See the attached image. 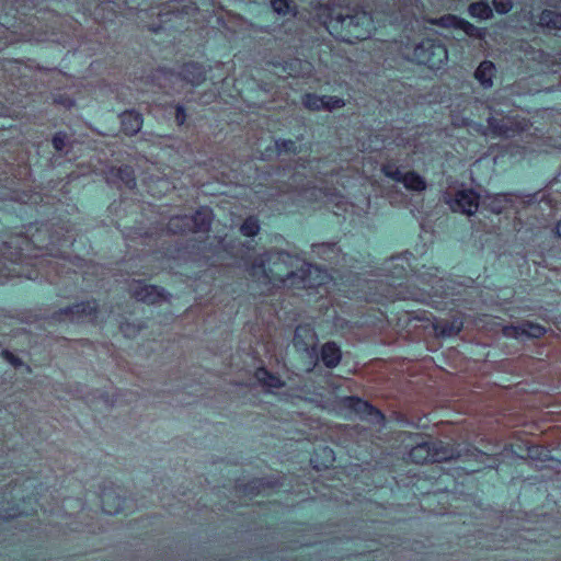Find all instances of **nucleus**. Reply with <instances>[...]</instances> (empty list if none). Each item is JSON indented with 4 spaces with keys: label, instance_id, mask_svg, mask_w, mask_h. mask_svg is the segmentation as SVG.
<instances>
[{
    "label": "nucleus",
    "instance_id": "f257e3e1",
    "mask_svg": "<svg viewBox=\"0 0 561 561\" xmlns=\"http://www.w3.org/2000/svg\"><path fill=\"white\" fill-rule=\"evenodd\" d=\"M264 275L274 285L288 288H312L324 284L328 273L284 250H270L260 257Z\"/></svg>",
    "mask_w": 561,
    "mask_h": 561
},
{
    "label": "nucleus",
    "instance_id": "f03ea898",
    "mask_svg": "<svg viewBox=\"0 0 561 561\" xmlns=\"http://www.w3.org/2000/svg\"><path fill=\"white\" fill-rule=\"evenodd\" d=\"M317 16L333 37L345 43L368 38L374 28L371 15L357 8L323 4Z\"/></svg>",
    "mask_w": 561,
    "mask_h": 561
},
{
    "label": "nucleus",
    "instance_id": "7ed1b4c3",
    "mask_svg": "<svg viewBox=\"0 0 561 561\" xmlns=\"http://www.w3.org/2000/svg\"><path fill=\"white\" fill-rule=\"evenodd\" d=\"M411 460L415 463L443 462L451 459L469 460L474 459L483 462L485 456L476 447H454L442 440L417 442L409 454Z\"/></svg>",
    "mask_w": 561,
    "mask_h": 561
},
{
    "label": "nucleus",
    "instance_id": "20e7f679",
    "mask_svg": "<svg viewBox=\"0 0 561 561\" xmlns=\"http://www.w3.org/2000/svg\"><path fill=\"white\" fill-rule=\"evenodd\" d=\"M447 58V49L439 39L425 38L414 46L411 60L431 69H439Z\"/></svg>",
    "mask_w": 561,
    "mask_h": 561
},
{
    "label": "nucleus",
    "instance_id": "39448f33",
    "mask_svg": "<svg viewBox=\"0 0 561 561\" xmlns=\"http://www.w3.org/2000/svg\"><path fill=\"white\" fill-rule=\"evenodd\" d=\"M98 304L95 300L82 301L72 306L60 308L51 314L54 321H69L72 323H90L98 318Z\"/></svg>",
    "mask_w": 561,
    "mask_h": 561
},
{
    "label": "nucleus",
    "instance_id": "423d86ee",
    "mask_svg": "<svg viewBox=\"0 0 561 561\" xmlns=\"http://www.w3.org/2000/svg\"><path fill=\"white\" fill-rule=\"evenodd\" d=\"M535 195L522 193H500L486 194L482 199V205L494 214H501L506 208L513 207L515 199H523L524 203L529 204L534 201Z\"/></svg>",
    "mask_w": 561,
    "mask_h": 561
},
{
    "label": "nucleus",
    "instance_id": "0eeeda50",
    "mask_svg": "<svg viewBox=\"0 0 561 561\" xmlns=\"http://www.w3.org/2000/svg\"><path fill=\"white\" fill-rule=\"evenodd\" d=\"M344 404L346 408L355 412L362 421L375 425H379L385 422V415L379 409L375 408L368 401H365L358 397H346L344 399Z\"/></svg>",
    "mask_w": 561,
    "mask_h": 561
},
{
    "label": "nucleus",
    "instance_id": "6e6552de",
    "mask_svg": "<svg viewBox=\"0 0 561 561\" xmlns=\"http://www.w3.org/2000/svg\"><path fill=\"white\" fill-rule=\"evenodd\" d=\"M131 296L141 302L154 305L168 299V293L158 286L148 285L144 280H133L129 285Z\"/></svg>",
    "mask_w": 561,
    "mask_h": 561
},
{
    "label": "nucleus",
    "instance_id": "1a4fd4ad",
    "mask_svg": "<svg viewBox=\"0 0 561 561\" xmlns=\"http://www.w3.org/2000/svg\"><path fill=\"white\" fill-rule=\"evenodd\" d=\"M453 211L473 215L479 207V196L473 190H460L447 199Z\"/></svg>",
    "mask_w": 561,
    "mask_h": 561
},
{
    "label": "nucleus",
    "instance_id": "9d476101",
    "mask_svg": "<svg viewBox=\"0 0 561 561\" xmlns=\"http://www.w3.org/2000/svg\"><path fill=\"white\" fill-rule=\"evenodd\" d=\"M106 182L117 188L133 190L136 186V176L130 165L112 167L106 172Z\"/></svg>",
    "mask_w": 561,
    "mask_h": 561
},
{
    "label": "nucleus",
    "instance_id": "9b49d317",
    "mask_svg": "<svg viewBox=\"0 0 561 561\" xmlns=\"http://www.w3.org/2000/svg\"><path fill=\"white\" fill-rule=\"evenodd\" d=\"M293 342H294V346L297 350L306 351L310 355V357H316V359H318L317 351L314 347L316 333L310 328V325H308V324L298 325L295 330Z\"/></svg>",
    "mask_w": 561,
    "mask_h": 561
},
{
    "label": "nucleus",
    "instance_id": "f8f14e48",
    "mask_svg": "<svg viewBox=\"0 0 561 561\" xmlns=\"http://www.w3.org/2000/svg\"><path fill=\"white\" fill-rule=\"evenodd\" d=\"M546 333V328L530 321H524L518 325H506L503 334L506 337L519 339L522 336L538 339Z\"/></svg>",
    "mask_w": 561,
    "mask_h": 561
},
{
    "label": "nucleus",
    "instance_id": "ddd939ff",
    "mask_svg": "<svg viewBox=\"0 0 561 561\" xmlns=\"http://www.w3.org/2000/svg\"><path fill=\"white\" fill-rule=\"evenodd\" d=\"M211 221L213 211L208 207H201L193 215L188 216L191 232H208Z\"/></svg>",
    "mask_w": 561,
    "mask_h": 561
},
{
    "label": "nucleus",
    "instance_id": "4468645a",
    "mask_svg": "<svg viewBox=\"0 0 561 561\" xmlns=\"http://www.w3.org/2000/svg\"><path fill=\"white\" fill-rule=\"evenodd\" d=\"M122 130L127 136H135L142 127V115L135 110H127L119 115Z\"/></svg>",
    "mask_w": 561,
    "mask_h": 561
},
{
    "label": "nucleus",
    "instance_id": "2eb2a0df",
    "mask_svg": "<svg viewBox=\"0 0 561 561\" xmlns=\"http://www.w3.org/2000/svg\"><path fill=\"white\" fill-rule=\"evenodd\" d=\"M488 127L491 130V133L496 137L512 138L518 131L513 122L506 117H489Z\"/></svg>",
    "mask_w": 561,
    "mask_h": 561
},
{
    "label": "nucleus",
    "instance_id": "dca6fc26",
    "mask_svg": "<svg viewBox=\"0 0 561 561\" xmlns=\"http://www.w3.org/2000/svg\"><path fill=\"white\" fill-rule=\"evenodd\" d=\"M180 77L185 82L198 87L206 80V71L198 62H187L181 68Z\"/></svg>",
    "mask_w": 561,
    "mask_h": 561
},
{
    "label": "nucleus",
    "instance_id": "f3484780",
    "mask_svg": "<svg viewBox=\"0 0 561 561\" xmlns=\"http://www.w3.org/2000/svg\"><path fill=\"white\" fill-rule=\"evenodd\" d=\"M495 66L490 60H483L474 71V78L483 89H490L493 85L495 76Z\"/></svg>",
    "mask_w": 561,
    "mask_h": 561
},
{
    "label": "nucleus",
    "instance_id": "a211bd4d",
    "mask_svg": "<svg viewBox=\"0 0 561 561\" xmlns=\"http://www.w3.org/2000/svg\"><path fill=\"white\" fill-rule=\"evenodd\" d=\"M320 357L328 368H335L342 358V352L334 342H327L321 347Z\"/></svg>",
    "mask_w": 561,
    "mask_h": 561
},
{
    "label": "nucleus",
    "instance_id": "6ab92c4d",
    "mask_svg": "<svg viewBox=\"0 0 561 561\" xmlns=\"http://www.w3.org/2000/svg\"><path fill=\"white\" fill-rule=\"evenodd\" d=\"M538 26L547 32H557L561 30V13L545 9L538 15Z\"/></svg>",
    "mask_w": 561,
    "mask_h": 561
},
{
    "label": "nucleus",
    "instance_id": "aec40b11",
    "mask_svg": "<svg viewBox=\"0 0 561 561\" xmlns=\"http://www.w3.org/2000/svg\"><path fill=\"white\" fill-rule=\"evenodd\" d=\"M102 510L108 515H114L123 510V500L112 490H103L101 493Z\"/></svg>",
    "mask_w": 561,
    "mask_h": 561
},
{
    "label": "nucleus",
    "instance_id": "412c9836",
    "mask_svg": "<svg viewBox=\"0 0 561 561\" xmlns=\"http://www.w3.org/2000/svg\"><path fill=\"white\" fill-rule=\"evenodd\" d=\"M312 252L319 256L320 259H323L324 261H329L331 263H334L340 254V248L334 242H323V243H317L312 244Z\"/></svg>",
    "mask_w": 561,
    "mask_h": 561
},
{
    "label": "nucleus",
    "instance_id": "4be33fe9",
    "mask_svg": "<svg viewBox=\"0 0 561 561\" xmlns=\"http://www.w3.org/2000/svg\"><path fill=\"white\" fill-rule=\"evenodd\" d=\"M254 377L267 389H280L285 386V382L277 375L272 374L264 367L257 368Z\"/></svg>",
    "mask_w": 561,
    "mask_h": 561
},
{
    "label": "nucleus",
    "instance_id": "5701e85b",
    "mask_svg": "<svg viewBox=\"0 0 561 561\" xmlns=\"http://www.w3.org/2000/svg\"><path fill=\"white\" fill-rule=\"evenodd\" d=\"M401 183L407 190L413 192H423L427 186L424 178L415 171L405 172Z\"/></svg>",
    "mask_w": 561,
    "mask_h": 561
},
{
    "label": "nucleus",
    "instance_id": "b1692460",
    "mask_svg": "<svg viewBox=\"0 0 561 561\" xmlns=\"http://www.w3.org/2000/svg\"><path fill=\"white\" fill-rule=\"evenodd\" d=\"M167 230L173 234L191 232L188 215H178L171 217L167 225Z\"/></svg>",
    "mask_w": 561,
    "mask_h": 561
},
{
    "label": "nucleus",
    "instance_id": "393cba45",
    "mask_svg": "<svg viewBox=\"0 0 561 561\" xmlns=\"http://www.w3.org/2000/svg\"><path fill=\"white\" fill-rule=\"evenodd\" d=\"M468 13L470 14V16L480 20H490L493 16V11L491 7L483 1L473 2L469 4Z\"/></svg>",
    "mask_w": 561,
    "mask_h": 561
},
{
    "label": "nucleus",
    "instance_id": "a878e982",
    "mask_svg": "<svg viewBox=\"0 0 561 561\" xmlns=\"http://www.w3.org/2000/svg\"><path fill=\"white\" fill-rule=\"evenodd\" d=\"M271 7L279 15H296V4L293 0H271Z\"/></svg>",
    "mask_w": 561,
    "mask_h": 561
},
{
    "label": "nucleus",
    "instance_id": "bb28decb",
    "mask_svg": "<svg viewBox=\"0 0 561 561\" xmlns=\"http://www.w3.org/2000/svg\"><path fill=\"white\" fill-rule=\"evenodd\" d=\"M302 104L310 111L324 110V95H318L316 93H307L302 98Z\"/></svg>",
    "mask_w": 561,
    "mask_h": 561
},
{
    "label": "nucleus",
    "instance_id": "cd10ccee",
    "mask_svg": "<svg viewBox=\"0 0 561 561\" xmlns=\"http://www.w3.org/2000/svg\"><path fill=\"white\" fill-rule=\"evenodd\" d=\"M260 231L259 219L254 216H249L240 226V232L244 237H254Z\"/></svg>",
    "mask_w": 561,
    "mask_h": 561
},
{
    "label": "nucleus",
    "instance_id": "c85d7f7f",
    "mask_svg": "<svg viewBox=\"0 0 561 561\" xmlns=\"http://www.w3.org/2000/svg\"><path fill=\"white\" fill-rule=\"evenodd\" d=\"M462 18L454 14H445L436 20L435 24L444 28L459 30Z\"/></svg>",
    "mask_w": 561,
    "mask_h": 561
},
{
    "label": "nucleus",
    "instance_id": "c756f323",
    "mask_svg": "<svg viewBox=\"0 0 561 561\" xmlns=\"http://www.w3.org/2000/svg\"><path fill=\"white\" fill-rule=\"evenodd\" d=\"M459 30L463 31L470 37L482 39L485 36L484 28L477 27L465 19H462Z\"/></svg>",
    "mask_w": 561,
    "mask_h": 561
},
{
    "label": "nucleus",
    "instance_id": "7c9ffc66",
    "mask_svg": "<svg viewBox=\"0 0 561 561\" xmlns=\"http://www.w3.org/2000/svg\"><path fill=\"white\" fill-rule=\"evenodd\" d=\"M382 173L385 174V176L398 182V183H401L403 176H404V173L399 169V167H397L394 163H391V162H387L382 165Z\"/></svg>",
    "mask_w": 561,
    "mask_h": 561
},
{
    "label": "nucleus",
    "instance_id": "2f4dec72",
    "mask_svg": "<svg viewBox=\"0 0 561 561\" xmlns=\"http://www.w3.org/2000/svg\"><path fill=\"white\" fill-rule=\"evenodd\" d=\"M275 149L277 154L297 153V145L291 139H277L275 141Z\"/></svg>",
    "mask_w": 561,
    "mask_h": 561
},
{
    "label": "nucleus",
    "instance_id": "473e14b6",
    "mask_svg": "<svg viewBox=\"0 0 561 561\" xmlns=\"http://www.w3.org/2000/svg\"><path fill=\"white\" fill-rule=\"evenodd\" d=\"M345 105V101L339 96L324 95V111L332 112L337 108H342Z\"/></svg>",
    "mask_w": 561,
    "mask_h": 561
},
{
    "label": "nucleus",
    "instance_id": "72a5a7b5",
    "mask_svg": "<svg viewBox=\"0 0 561 561\" xmlns=\"http://www.w3.org/2000/svg\"><path fill=\"white\" fill-rule=\"evenodd\" d=\"M68 142V136L65 131H58L51 139L53 147L56 151L61 152L65 150Z\"/></svg>",
    "mask_w": 561,
    "mask_h": 561
},
{
    "label": "nucleus",
    "instance_id": "f704fd0d",
    "mask_svg": "<svg viewBox=\"0 0 561 561\" xmlns=\"http://www.w3.org/2000/svg\"><path fill=\"white\" fill-rule=\"evenodd\" d=\"M462 328V323L459 321H453L450 323H445L442 328V334L446 336H453L460 332Z\"/></svg>",
    "mask_w": 561,
    "mask_h": 561
},
{
    "label": "nucleus",
    "instance_id": "c9c22d12",
    "mask_svg": "<svg viewBox=\"0 0 561 561\" xmlns=\"http://www.w3.org/2000/svg\"><path fill=\"white\" fill-rule=\"evenodd\" d=\"M492 3L499 14H506L513 8L512 0H492Z\"/></svg>",
    "mask_w": 561,
    "mask_h": 561
},
{
    "label": "nucleus",
    "instance_id": "e433bc0d",
    "mask_svg": "<svg viewBox=\"0 0 561 561\" xmlns=\"http://www.w3.org/2000/svg\"><path fill=\"white\" fill-rule=\"evenodd\" d=\"M2 357L15 368L23 366L22 359L8 350L2 351Z\"/></svg>",
    "mask_w": 561,
    "mask_h": 561
},
{
    "label": "nucleus",
    "instance_id": "4c0bfd02",
    "mask_svg": "<svg viewBox=\"0 0 561 561\" xmlns=\"http://www.w3.org/2000/svg\"><path fill=\"white\" fill-rule=\"evenodd\" d=\"M186 121V111L185 107L181 104H176L175 106V122L179 126L183 125Z\"/></svg>",
    "mask_w": 561,
    "mask_h": 561
},
{
    "label": "nucleus",
    "instance_id": "58836bf2",
    "mask_svg": "<svg viewBox=\"0 0 561 561\" xmlns=\"http://www.w3.org/2000/svg\"><path fill=\"white\" fill-rule=\"evenodd\" d=\"M543 449L539 446H530L527 448V456L531 459H542Z\"/></svg>",
    "mask_w": 561,
    "mask_h": 561
},
{
    "label": "nucleus",
    "instance_id": "ea45409f",
    "mask_svg": "<svg viewBox=\"0 0 561 561\" xmlns=\"http://www.w3.org/2000/svg\"><path fill=\"white\" fill-rule=\"evenodd\" d=\"M55 102L58 103V104L64 105L67 108H70V107H72L75 105V101L71 98L64 96V95H60V96L56 98Z\"/></svg>",
    "mask_w": 561,
    "mask_h": 561
},
{
    "label": "nucleus",
    "instance_id": "a19ab883",
    "mask_svg": "<svg viewBox=\"0 0 561 561\" xmlns=\"http://www.w3.org/2000/svg\"><path fill=\"white\" fill-rule=\"evenodd\" d=\"M323 454L325 457V463H323L324 467H329L334 461L333 451L332 449L325 447L323 448Z\"/></svg>",
    "mask_w": 561,
    "mask_h": 561
},
{
    "label": "nucleus",
    "instance_id": "79ce46f5",
    "mask_svg": "<svg viewBox=\"0 0 561 561\" xmlns=\"http://www.w3.org/2000/svg\"><path fill=\"white\" fill-rule=\"evenodd\" d=\"M12 198L18 201V202H20V203L26 204L28 202H32L33 196H28L26 194H23V195L16 194L15 196H12Z\"/></svg>",
    "mask_w": 561,
    "mask_h": 561
},
{
    "label": "nucleus",
    "instance_id": "37998d69",
    "mask_svg": "<svg viewBox=\"0 0 561 561\" xmlns=\"http://www.w3.org/2000/svg\"><path fill=\"white\" fill-rule=\"evenodd\" d=\"M556 230H557V234L559 236V238L561 239V220L558 222L557 227H556Z\"/></svg>",
    "mask_w": 561,
    "mask_h": 561
},
{
    "label": "nucleus",
    "instance_id": "c03bdc74",
    "mask_svg": "<svg viewBox=\"0 0 561 561\" xmlns=\"http://www.w3.org/2000/svg\"><path fill=\"white\" fill-rule=\"evenodd\" d=\"M128 327H129L128 324L126 325V329L124 327H122V331H124L126 333Z\"/></svg>",
    "mask_w": 561,
    "mask_h": 561
}]
</instances>
